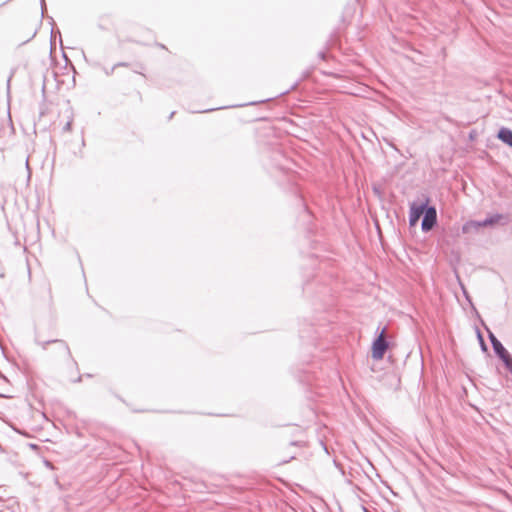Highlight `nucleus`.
I'll return each mask as SVG.
<instances>
[{"label":"nucleus","instance_id":"1","mask_svg":"<svg viewBox=\"0 0 512 512\" xmlns=\"http://www.w3.org/2000/svg\"><path fill=\"white\" fill-rule=\"evenodd\" d=\"M387 348L388 342L385 339V329H383L372 344V358L374 360H381L384 357Z\"/></svg>","mask_w":512,"mask_h":512},{"label":"nucleus","instance_id":"2","mask_svg":"<svg viewBox=\"0 0 512 512\" xmlns=\"http://www.w3.org/2000/svg\"><path fill=\"white\" fill-rule=\"evenodd\" d=\"M424 217L422 220V230L423 231H429L433 228V226L436 224L437 220V213L436 209L434 207H426L424 211Z\"/></svg>","mask_w":512,"mask_h":512},{"label":"nucleus","instance_id":"3","mask_svg":"<svg viewBox=\"0 0 512 512\" xmlns=\"http://www.w3.org/2000/svg\"><path fill=\"white\" fill-rule=\"evenodd\" d=\"M428 204V199L425 203L417 204L413 202L410 206V212H409V223L410 225H415L419 218L423 215L426 207Z\"/></svg>","mask_w":512,"mask_h":512},{"label":"nucleus","instance_id":"4","mask_svg":"<svg viewBox=\"0 0 512 512\" xmlns=\"http://www.w3.org/2000/svg\"><path fill=\"white\" fill-rule=\"evenodd\" d=\"M49 344H54L56 346V349L57 351L65 356V357H69L70 356V349L68 347V345L66 344L65 341L63 340H51V341H44V342H39V345H41V347L46 350L48 348V345Z\"/></svg>","mask_w":512,"mask_h":512},{"label":"nucleus","instance_id":"5","mask_svg":"<svg viewBox=\"0 0 512 512\" xmlns=\"http://www.w3.org/2000/svg\"><path fill=\"white\" fill-rule=\"evenodd\" d=\"M498 138L508 146L512 147V130L502 127L498 132Z\"/></svg>","mask_w":512,"mask_h":512},{"label":"nucleus","instance_id":"6","mask_svg":"<svg viewBox=\"0 0 512 512\" xmlns=\"http://www.w3.org/2000/svg\"><path fill=\"white\" fill-rule=\"evenodd\" d=\"M481 222L480 221H468L462 226V232L464 234L476 232L481 228Z\"/></svg>","mask_w":512,"mask_h":512},{"label":"nucleus","instance_id":"7","mask_svg":"<svg viewBox=\"0 0 512 512\" xmlns=\"http://www.w3.org/2000/svg\"><path fill=\"white\" fill-rule=\"evenodd\" d=\"M500 219H502V215L495 214V215H493L491 217L486 218L483 221H480L481 222V226L482 227H486V226L494 225V224L498 223L500 221Z\"/></svg>","mask_w":512,"mask_h":512},{"label":"nucleus","instance_id":"8","mask_svg":"<svg viewBox=\"0 0 512 512\" xmlns=\"http://www.w3.org/2000/svg\"><path fill=\"white\" fill-rule=\"evenodd\" d=\"M489 339L491 341V344H492V347H493V350H495V346L496 345H499V344H502L496 337L494 334L490 333L489 334Z\"/></svg>","mask_w":512,"mask_h":512},{"label":"nucleus","instance_id":"9","mask_svg":"<svg viewBox=\"0 0 512 512\" xmlns=\"http://www.w3.org/2000/svg\"><path fill=\"white\" fill-rule=\"evenodd\" d=\"M65 130H70L71 129V123L68 122L66 125H65Z\"/></svg>","mask_w":512,"mask_h":512},{"label":"nucleus","instance_id":"10","mask_svg":"<svg viewBox=\"0 0 512 512\" xmlns=\"http://www.w3.org/2000/svg\"><path fill=\"white\" fill-rule=\"evenodd\" d=\"M46 465H47V467L51 466L50 462H48V461L46 462Z\"/></svg>","mask_w":512,"mask_h":512}]
</instances>
